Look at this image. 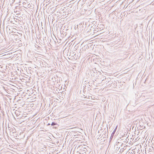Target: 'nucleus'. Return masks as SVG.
I'll return each mask as SVG.
<instances>
[{"label": "nucleus", "mask_w": 154, "mask_h": 154, "mask_svg": "<svg viewBox=\"0 0 154 154\" xmlns=\"http://www.w3.org/2000/svg\"><path fill=\"white\" fill-rule=\"evenodd\" d=\"M117 126L116 128L114 129L112 133L111 134L110 137V139L112 140V138H113V136L116 131V129L117 128Z\"/></svg>", "instance_id": "1"}, {"label": "nucleus", "mask_w": 154, "mask_h": 154, "mask_svg": "<svg viewBox=\"0 0 154 154\" xmlns=\"http://www.w3.org/2000/svg\"><path fill=\"white\" fill-rule=\"evenodd\" d=\"M11 131H12L13 133H14L16 132V130L14 128H12Z\"/></svg>", "instance_id": "2"}, {"label": "nucleus", "mask_w": 154, "mask_h": 154, "mask_svg": "<svg viewBox=\"0 0 154 154\" xmlns=\"http://www.w3.org/2000/svg\"><path fill=\"white\" fill-rule=\"evenodd\" d=\"M125 149L124 148H122L120 149L119 152H122L125 150Z\"/></svg>", "instance_id": "3"}, {"label": "nucleus", "mask_w": 154, "mask_h": 154, "mask_svg": "<svg viewBox=\"0 0 154 154\" xmlns=\"http://www.w3.org/2000/svg\"><path fill=\"white\" fill-rule=\"evenodd\" d=\"M57 125V124L54 122H52L51 124V125L52 126L55 125Z\"/></svg>", "instance_id": "4"}, {"label": "nucleus", "mask_w": 154, "mask_h": 154, "mask_svg": "<svg viewBox=\"0 0 154 154\" xmlns=\"http://www.w3.org/2000/svg\"><path fill=\"white\" fill-rule=\"evenodd\" d=\"M83 152H86V151H87V149L86 148H83Z\"/></svg>", "instance_id": "5"}, {"label": "nucleus", "mask_w": 154, "mask_h": 154, "mask_svg": "<svg viewBox=\"0 0 154 154\" xmlns=\"http://www.w3.org/2000/svg\"><path fill=\"white\" fill-rule=\"evenodd\" d=\"M153 149V147H152V148H149V151L150 152V151H152V150Z\"/></svg>", "instance_id": "6"}, {"label": "nucleus", "mask_w": 154, "mask_h": 154, "mask_svg": "<svg viewBox=\"0 0 154 154\" xmlns=\"http://www.w3.org/2000/svg\"><path fill=\"white\" fill-rule=\"evenodd\" d=\"M82 154H86V153L85 152H83L82 153Z\"/></svg>", "instance_id": "7"}, {"label": "nucleus", "mask_w": 154, "mask_h": 154, "mask_svg": "<svg viewBox=\"0 0 154 154\" xmlns=\"http://www.w3.org/2000/svg\"><path fill=\"white\" fill-rule=\"evenodd\" d=\"M8 128L9 129V130H10L11 129V128L10 127H9V126H8Z\"/></svg>", "instance_id": "8"}, {"label": "nucleus", "mask_w": 154, "mask_h": 154, "mask_svg": "<svg viewBox=\"0 0 154 154\" xmlns=\"http://www.w3.org/2000/svg\"><path fill=\"white\" fill-rule=\"evenodd\" d=\"M50 125V123H48V125Z\"/></svg>", "instance_id": "9"}, {"label": "nucleus", "mask_w": 154, "mask_h": 154, "mask_svg": "<svg viewBox=\"0 0 154 154\" xmlns=\"http://www.w3.org/2000/svg\"><path fill=\"white\" fill-rule=\"evenodd\" d=\"M79 154H81V153H79Z\"/></svg>", "instance_id": "10"}]
</instances>
